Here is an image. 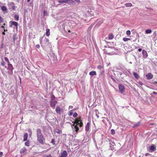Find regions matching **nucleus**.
Instances as JSON below:
<instances>
[{"mask_svg":"<svg viewBox=\"0 0 157 157\" xmlns=\"http://www.w3.org/2000/svg\"><path fill=\"white\" fill-rule=\"evenodd\" d=\"M57 103V102L56 101V103H53L51 102L50 104L51 106L52 107H55L56 104Z\"/></svg>","mask_w":157,"mask_h":157,"instance_id":"nucleus-25","label":"nucleus"},{"mask_svg":"<svg viewBox=\"0 0 157 157\" xmlns=\"http://www.w3.org/2000/svg\"><path fill=\"white\" fill-rule=\"evenodd\" d=\"M111 134L112 135H113L115 133V131L113 129H112L111 131Z\"/></svg>","mask_w":157,"mask_h":157,"instance_id":"nucleus-27","label":"nucleus"},{"mask_svg":"<svg viewBox=\"0 0 157 157\" xmlns=\"http://www.w3.org/2000/svg\"><path fill=\"white\" fill-rule=\"evenodd\" d=\"M139 83L141 85H142L144 84L141 81H139Z\"/></svg>","mask_w":157,"mask_h":157,"instance_id":"nucleus-39","label":"nucleus"},{"mask_svg":"<svg viewBox=\"0 0 157 157\" xmlns=\"http://www.w3.org/2000/svg\"><path fill=\"white\" fill-rule=\"evenodd\" d=\"M14 18L16 21H18L19 20V17L18 15L15 14L14 15Z\"/></svg>","mask_w":157,"mask_h":157,"instance_id":"nucleus-23","label":"nucleus"},{"mask_svg":"<svg viewBox=\"0 0 157 157\" xmlns=\"http://www.w3.org/2000/svg\"><path fill=\"white\" fill-rule=\"evenodd\" d=\"M127 4H126V6H127Z\"/></svg>","mask_w":157,"mask_h":157,"instance_id":"nucleus-61","label":"nucleus"},{"mask_svg":"<svg viewBox=\"0 0 157 157\" xmlns=\"http://www.w3.org/2000/svg\"><path fill=\"white\" fill-rule=\"evenodd\" d=\"M55 110L57 114L60 115L62 111V109L60 107L57 106Z\"/></svg>","mask_w":157,"mask_h":157,"instance_id":"nucleus-4","label":"nucleus"},{"mask_svg":"<svg viewBox=\"0 0 157 157\" xmlns=\"http://www.w3.org/2000/svg\"><path fill=\"white\" fill-rule=\"evenodd\" d=\"M55 140L54 139H52L51 141V143H52L53 145H55Z\"/></svg>","mask_w":157,"mask_h":157,"instance_id":"nucleus-32","label":"nucleus"},{"mask_svg":"<svg viewBox=\"0 0 157 157\" xmlns=\"http://www.w3.org/2000/svg\"><path fill=\"white\" fill-rule=\"evenodd\" d=\"M73 112H72V110H70L69 112V113H68V115L69 116H71L72 114H73Z\"/></svg>","mask_w":157,"mask_h":157,"instance_id":"nucleus-29","label":"nucleus"},{"mask_svg":"<svg viewBox=\"0 0 157 157\" xmlns=\"http://www.w3.org/2000/svg\"><path fill=\"white\" fill-rule=\"evenodd\" d=\"M130 38H128V40L133 39L131 38V36L130 37Z\"/></svg>","mask_w":157,"mask_h":157,"instance_id":"nucleus-48","label":"nucleus"},{"mask_svg":"<svg viewBox=\"0 0 157 157\" xmlns=\"http://www.w3.org/2000/svg\"><path fill=\"white\" fill-rule=\"evenodd\" d=\"M8 71H7L8 73L9 74L11 75L13 73V70L11 69H7Z\"/></svg>","mask_w":157,"mask_h":157,"instance_id":"nucleus-20","label":"nucleus"},{"mask_svg":"<svg viewBox=\"0 0 157 157\" xmlns=\"http://www.w3.org/2000/svg\"><path fill=\"white\" fill-rule=\"evenodd\" d=\"M75 1L78 3H79L80 2V0H75Z\"/></svg>","mask_w":157,"mask_h":157,"instance_id":"nucleus-41","label":"nucleus"},{"mask_svg":"<svg viewBox=\"0 0 157 157\" xmlns=\"http://www.w3.org/2000/svg\"><path fill=\"white\" fill-rule=\"evenodd\" d=\"M36 47L37 48H40V45L39 44H37L36 45Z\"/></svg>","mask_w":157,"mask_h":157,"instance_id":"nucleus-37","label":"nucleus"},{"mask_svg":"<svg viewBox=\"0 0 157 157\" xmlns=\"http://www.w3.org/2000/svg\"><path fill=\"white\" fill-rule=\"evenodd\" d=\"M96 74V72L95 71H91L89 73V75H95Z\"/></svg>","mask_w":157,"mask_h":157,"instance_id":"nucleus-18","label":"nucleus"},{"mask_svg":"<svg viewBox=\"0 0 157 157\" xmlns=\"http://www.w3.org/2000/svg\"><path fill=\"white\" fill-rule=\"evenodd\" d=\"M27 149L25 148H23L21 149L20 151V153L21 154L24 153L26 151Z\"/></svg>","mask_w":157,"mask_h":157,"instance_id":"nucleus-15","label":"nucleus"},{"mask_svg":"<svg viewBox=\"0 0 157 157\" xmlns=\"http://www.w3.org/2000/svg\"><path fill=\"white\" fill-rule=\"evenodd\" d=\"M118 86L119 91L121 93H123L124 92V87L123 85L121 84H119Z\"/></svg>","mask_w":157,"mask_h":157,"instance_id":"nucleus-5","label":"nucleus"},{"mask_svg":"<svg viewBox=\"0 0 157 157\" xmlns=\"http://www.w3.org/2000/svg\"><path fill=\"white\" fill-rule=\"evenodd\" d=\"M40 44L41 43V40L40 41Z\"/></svg>","mask_w":157,"mask_h":157,"instance_id":"nucleus-59","label":"nucleus"},{"mask_svg":"<svg viewBox=\"0 0 157 157\" xmlns=\"http://www.w3.org/2000/svg\"><path fill=\"white\" fill-rule=\"evenodd\" d=\"M49 41V39L48 38H46L45 40V41L46 42H48Z\"/></svg>","mask_w":157,"mask_h":157,"instance_id":"nucleus-40","label":"nucleus"},{"mask_svg":"<svg viewBox=\"0 0 157 157\" xmlns=\"http://www.w3.org/2000/svg\"><path fill=\"white\" fill-rule=\"evenodd\" d=\"M131 34L130 31L129 30H128V36L129 35Z\"/></svg>","mask_w":157,"mask_h":157,"instance_id":"nucleus-45","label":"nucleus"},{"mask_svg":"<svg viewBox=\"0 0 157 157\" xmlns=\"http://www.w3.org/2000/svg\"><path fill=\"white\" fill-rule=\"evenodd\" d=\"M73 1L71 0H59L58 2L59 3H70L73 2Z\"/></svg>","mask_w":157,"mask_h":157,"instance_id":"nucleus-7","label":"nucleus"},{"mask_svg":"<svg viewBox=\"0 0 157 157\" xmlns=\"http://www.w3.org/2000/svg\"><path fill=\"white\" fill-rule=\"evenodd\" d=\"M2 34H3V35H5V33L4 32H2Z\"/></svg>","mask_w":157,"mask_h":157,"instance_id":"nucleus-50","label":"nucleus"},{"mask_svg":"<svg viewBox=\"0 0 157 157\" xmlns=\"http://www.w3.org/2000/svg\"><path fill=\"white\" fill-rule=\"evenodd\" d=\"M152 31L150 29H147L145 30V33L146 34H149L151 33Z\"/></svg>","mask_w":157,"mask_h":157,"instance_id":"nucleus-24","label":"nucleus"},{"mask_svg":"<svg viewBox=\"0 0 157 157\" xmlns=\"http://www.w3.org/2000/svg\"><path fill=\"white\" fill-rule=\"evenodd\" d=\"M128 31H127L126 32V34L128 35Z\"/></svg>","mask_w":157,"mask_h":157,"instance_id":"nucleus-57","label":"nucleus"},{"mask_svg":"<svg viewBox=\"0 0 157 157\" xmlns=\"http://www.w3.org/2000/svg\"><path fill=\"white\" fill-rule=\"evenodd\" d=\"M46 35L47 36H48L50 35V31L49 29H47L46 30Z\"/></svg>","mask_w":157,"mask_h":157,"instance_id":"nucleus-16","label":"nucleus"},{"mask_svg":"<svg viewBox=\"0 0 157 157\" xmlns=\"http://www.w3.org/2000/svg\"><path fill=\"white\" fill-rule=\"evenodd\" d=\"M17 38L16 34H14L13 36V39L14 41L16 40Z\"/></svg>","mask_w":157,"mask_h":157,"instance_id":"nucleus-28","label":"nucleus"},{"mask_svg":"<svg viewBox=\"0 0 157 157\" xmlns=\"http://www.w3.org/2000/svg\"><path fill=\"white\" fill-rule=\"evenodd\" d=\"M128 31H127L126 32V34L128 35Z\"/></svg>","mask_w":157,"mask_h":157,"instance_id":"nucleus-56","label":"nucleus"},{"mask_svg":"<svg viewBox=\"0 0 157 157\" xmlns=\"http://www.w3.org/2000/svg\"><path fill=\"white\" fill-rule=\"evenodd\" d=\"M142 54L143 55V56L144 58H146L148 56L147 52L145 50H143Z\"/></svg>","mask_w":157,"mask_h":157,"instance_id":"nucleus-10","label":"nucleus"},{"mask_svg":"<svg viewBox=\"0 0 157 157\" xmlns=\"http://www.w3.org/2000/svg\"><path fill=\"white\" fill-rule=\"evenodd\" d=\"M132 4L131 3H128V7L131 6H132Z\"/></svg>","mask_w":157,"mask_h":157,"instance_id":"nucleus-44","label":"nucleus"},{"mask_svg":"<svg viewBox=\"0 0 157 157\" xmlns=\"http://www.w3.org/2000/svg\"><path fill=\"white\" fill-rule=\"evenodd\" d=\"M142 49L141 48H139L138 49V51L140 52H141V51H142Z\"/></svg>","mask_w":157,"mask_h":157,"instance_id":"nucleus-46","label":"nucleus"},{"mask_svg":"<svg viewBox=\"0 0 157 157\" xmlns=\"http://www.w3.org/2000/svg\"><path fill=\"white\" fill-rule=\"evenodd\" d=\"M77 113L76 112H75L73 115V117H77Z\"/></svg>","mask_w":157,"mask_h":157,"instance_id":"nucleus-31","label":"nucleus"},{"mask_svg":"<svg viewBox=\"0 0 157 157\" xmlns=\"http://www.w3.org/2000/svg\"><path fill=\"white\" fill-rule=\"evenodd\" d=\"M10 27H12V25H14L16 27L17 29V28L18 24L17 22L11 21L10 22Z\"/></svg>","mask_w":157,"mask_h":157,"instance_id":"nucleus-6","label":"nucleus"},{"mask_svg":"<svg viewBox=\"0 0 157 157\" xmlns=\"http://www.w3.org/2000/svg\"><path fill=\"white\" fill-rule=\"evenodd\" d=\"M74 128L75 129V132H76V134H77L79 130V128L77 126V125H75V126Z\"/></svg>","mask_w":157,"mask_h":157,"instance_id":"nucleus-17","label":"nucleus"},{"mask_svg":"<svg viewBox=\"0 0 157 157\" xmlns=\"http://www.w3.org/2000/svg\"><path fill=\"white\" fill-rule=\"evenodd\" d=\"M1 64L2 66H4L5 65V63L4 61H2L1 62Z\"/></svg>","mask_w":157,"mask_h":157,"instance_id":"nucleus-34","label":"nucleus"},{"mask_svg":"<svg viewBox=\"0 0 157 157\" xmlns=\"http://www.w3.org/2000/svg\"><path fill=\"white\" fill-rule=\"evenodd\" d=\"M30 0H27V2H30Z\"/></svg>","mask_w":157,"mask_h":157,"instance_id":"nucleus-53","label":"nucleus"},{"mask_svg":"<svg viewBox=\"0 0 157 157\" xmlns=\"http://www.w3.org/2000/svg\"><path fill=\"white\" fill-rule=\"evenodd\" d=\"M13 69L14 68L13 67L12 64L10 63H8L7 69H11L13 70Z\"/></svg>","mask_w":157,"mask_h":157,"instance_id":"nucleus-12","label":"nucleus"},{"mask_svg":"<svg viewBox=\"0 0 157 157\" xmlns=\"http://www.w3.org/2000/svg\"><path fill=\"white\" fill-rule=\"evenodd\" d=\"M140 122H139L137 123L136 124H134L132 126V127L133 128H135L136 127H138V126H139L140 125Z\"/></svg>","mask_w":157,"mask_h":157,"instance_id":"nucleus-19","label":"nucleus"},{"mask_svg":"<svg viewBox=\"0 0 157 157\" xmlns=\"http://www.w3.org/2000/svg\"><path fill=\"white\" fill-rule=\"evenodd\" d=\"M123 40L124 41H128V38H123Z\"/></svg>","mask_w":157,"mask_h":157,"instance_id":"nucleus-35","label":"nucleus"},{"mask_svg":"<svg viewBox=\"0 0 157 157\" xmlns=\"http://www.w3.org/2000/svg\"><path fill=\"white\" fill-rule=\"evenodd\" d=\"M25 145L27 146H30V143L29 141H26L25 144Z\"/></svg>","mask_w":157,"mask_h":157,"instance_id":"nucleus-26","label":"nucleus"},{"mask_svg":"<svg viewBox=\"0 0 157 157\" xmlns=\"http://www.w3.org/2000/svg\"><path fill=\"white\" fill-rule=\"evenodd\" d=\"M1 28H2L3 29H5V27H4V26H1Z\"/></svg>","mask_w":157,"mask_h":157,"instance_id":"nucleus-49","label":"nucleus"},{"mask_svg":"<svg viewBox=\"0 0 157 157\" xmlns=\"http://www.w3.org/2000/svg\"><path fill=\"white\" fill-rule=\"evenodd\" d=\"M146 77L147 79H150L153 77V75L151 73H149L146 75Z\"/></svg>","mask_w":157,"mask_h":157,"instance_id":"nucleus-9","label":"nucleus"},{"mask_svg":"<svg viewBox=\"0 0 157 157\" xmlns=\"http://www.w3.org/2000/svg\"><path fill=\"white\" fill-rule=\"evenodd\" d=\"M81 117H77L76 118L74 122V123H75L77 125H79L80 127H82L83 125V124L82 121L80 120Z\"/></svg>","mask_w":157,"mask_h":157,"instance_id":"nucleus-2","label":"nucleus"},{"mask_svg":"<svg viewBox=\"0 0 157 157\" xmlns=\"http://www.w3.org/2000/svg\"><path fill=\"white\" fill-rule=\"evenodd\" d=\"M114 37L113 35L112 34H109L108 36V38L109 39H112Z\"/></svg>","mask_w":157,"mask_h":157,"instance_id":"nucleus-21","label":"nucleus"},{"mask_svg":"<svg viewBox=\"0 0 157 157\" xmlns=\"http://www.w3.org/2000/svg\"><path fill=\"white\" fill-rule=\"evenodd\" d=\"M2 154H3V152H0V157H1L2 156Z\"/></svg>","mask_w":157,"mask_h":157,"instance_id":"nucleus-43","label":"nucleus"},{"mask_svg":"<svg viewBox=\"0 0 157 157\" xmlns=\"http://www.w3.org/2000/svg\"><path fill=\"white\" fill-rule=\"evenodd\" d=\"M68 32L69 33H70L71 32V31H70V30H68Z\"/></svg>","mask_w":157,"mask_h":157,"instance_id":"nucleus-54","label":"nucleus"},{"mask_svg":"<svg viewBox=\"0 0 157 157\" xmlns=\"http://www.w3.org/2000/svg\"><path fill=\"white\" fill-rule=\"evenodd\" d=\"M3 26H4V25H5V23H4V24H3Z\"/></svg>","mask_w":157,"mask_h":157,"instance_id":"nucleus-58","label":"nucleus"},{"mask_svg":"<svg viewBox=\"0 0 157 157\" xmlns=\"http://www.w3.org/2000/svg\"><path fill=\"white\" fill-rule=\"evenodd\" d=\"M133 75L136 79H138L139 78L140 76L137 73L133 72Z\"/></svg>","mask_w":157,"mask_h":157,"instance_id":"nucleus-11","label":"nucleus"},{"mask_svg":"<svg viewBox=\"0 0 157 157\" xmlns=\"http://www.w3.org/2000/svg\"><path fill=\"white\" fill-rule=\"evenodd\" d=\"M36 136L37 142L40 144H43L45 141V139L40 129L38 128L37 129Z\"/></svg>","mask_w":157,"mask_h":157,"instance_id":"nucleus-1","label":"nucleus"},{"mask_svg":"<svg viewBox=\"0 0 157 157\" xmlns=\"http://www.w3.org/2000/svg\"><path fill=\"white\" fill-rule=\"evenodd\" d=\"M75 123H74V124H73V125H73V126H74V127H75Z\"/></svg>","mask_w":157,"mask_h":157,"instance_id":"nucleus-52","label":"nucleus"},{"mask_svg":"<svg viewBox=\"0 0 157 157\" xmlns=\"http://www.w3.org/2000/svg\"><path fill=\"white\" fill-rule=\"evenodd\" d=\"M129 63H132V62H129Z\"/></svg>","mask_w":157,"mask_h":157,"instance_id":"nucleus-60","label":"nucleus"},{"mask_svg":"<svg viewBox=\"0 0 157 157\" xmlns=\"http://www.w3.org/2000/svg\"><path fill=\"white\" fill-rule=\"evenodd\" d=\"M90 123L89 122H88L87 123L86 127H85V130L86 131H89L90 126Z\"/></svg>","mask_w":157,"mask_h":157,"instance_id":"nucleus-13","label":"nucleus"},{"mask_svg":"<svg viewBox=\"0 0 157 157\" xmlns=\"http://www.w3.org/2000/svg\"><path fill=\"white\" fill-rule=\"evenodd\" d=\"M15 6H12V8L13 9V10H14V9L15 8Z\"/></svg>","mask_w":157,"mask_h":157,"instance_id":"nucleus-47","label":"nucleus"},{"mask_svg":"<svg viewBox=\"0 0 157 157\" xmlns=\"http://www.w3.org/2000/svg\"><path fill=\"white\" fill-rule=\"evenodd\" d=\"M1 10L4 11H6L7 10V8L6 6H2L1 7Z\"/></svg>","mask_w":157,"mask_h":157,"instance_id":"nucleus-22","label":"nucleus"},{"mask_svg":"<svg viewBox=\"0 0 157 157\" xmlns=\"http://www.w3.org/2000/svg\"><path fill=\"white\" fill-rule=\"evenodd\" d=\"M56 132L58 133H60L61 132V131L60 130L58 129L56 131Z\"/></svg>","mask_w":157,"mask_h":157,"instance_id":"nucleus-33","label":"nucleus"},{"mask_svg":"<svg viewBox=\"0 0 157 157\" xmlns=\"http://www.w3.org/2000/svg\"><path fill=\"white\" fill-rule=\"evenodd\" d=\"M73 107L72 106H70L69 108H72Z\"/></svg>","mask_w":157,"mask_h":157,"instance_id":"nucleus-55","label":"nucleus"},{"mask_svg":"<svg viewBox=\"0 0 157 157\" xmlns=\"http://www.w3.org/2000/svg\"><path fill=\"white\" fill-rule=\"evenodd\" d=\"M147 149L149 150V152H152L155 151L156 150V148L155 145H153L152 146L148 147Z\"/></svg>","mask_w":157,"mask_h":157,"instance_id":"nucleus-3","label":"nucleus"},{"mask_svg":"<svg viewBox=\"0 0 157 157\" xmlns=\"http://www.w3.org/2000/svg\"><path fill=\"white\" fill-rule=\"evenodd\" d=\"M4 59H5V60L6 62H7L8 63V64L10 63L9 60L8 58L7 57H4Z\"/></svg>","mask_w":157,"mask_h":157,"instance_id":"nucleus-30","label":"nucleus"},{"mask_svg":"<svg viewBox=\"0 0 157 157\" xmlns=\"http://www.w3.org/2000/svg\"><path fill=\"white\" fill-rule=\"evenodd\" d=\"M102 67L101 65L99 66L98 67V68L99 69H101Z\"/></svg>","mask_w":157,"mask_h":157,"instance_id":"nucleus-38","label":"nucleus"},{"mask_svg":"<svg viewBox=\"0 0 157 157\" xmlns=\"http://www.w3.org/2000/svg\"><path fill=\"white\" fill-rule=\"evenodd\" d=\"M67 155L68 154L67 151L66 150H64L61 153V155L59 156L58 157H66Z\"/></svg>","mask_w":157,"mask_h":157,"instance_id":"nucleus-8","label":"nucleus"},{"mask_svg":"<svg viewBox=\"0 0 157 157\" xmlns=\"http://www.w3.org/2000/svg\"><path fill=\"white\" fill-rule=\"evenodd\" d=\"M154 93L155 94L156 93H155V92H154Z\"/></svg>","mask_w":157,"mask_h":157,"instance_id":"nucleus-62","label":"nucleus"},{"mask_svg":"<svg viewBox=\"0 0 157 157\" xmlns=\"http://www.w3.org/2000/svg\"><path fill=\"white\" fill-rule=\"evenodd\" d=\"M4 29V32H5L6 31H7V29L6 30V29Z\"/></svg>","mask_w":157,"mask_h":157,"instance_id":"nucleus-51","label":"nucleus"},{"mask_svg":"<svg viewBox=\"0 0 157 157\" xmlns=\"http://www.w3.org/2000/svg\"><path fill=\"white\" fill-rule=\"evenodd\" d=\"M45 156L46 157H52V155L50 154L48 155Z\"/></svg>","mask_w":157,"mask_h":157,"instance_id":"nucleus-42","label":"nucleus"},{"mask_svg":"<svg viewBox=\"0 0 157 157\" xmlns=\"http://www.w3.org/2000/svg\"><path fill=\"white\" fill-rule=\"evenodd\" d=\"M28 137V134L27 133H25L24 136V141H26L27 140Z\"/></svg>","mask_w":157,"mask_h":157,"instance_id":"nucleus-14","label":"nucleus"},{"mask_svg":"<svg viewBox=\"0 0 157 157\" xmlns=\"http://www.w3.org/2000/svg\"><path fill=\"white\" fill-rule=\"evenodd\" d=\"M3 19L2 17L0 16V23L3 21Z\"/></svg>","mask_w":157,"mask_h":157,"instance_id":"nucleus-36","label":"nucleus"}]
</instances>
